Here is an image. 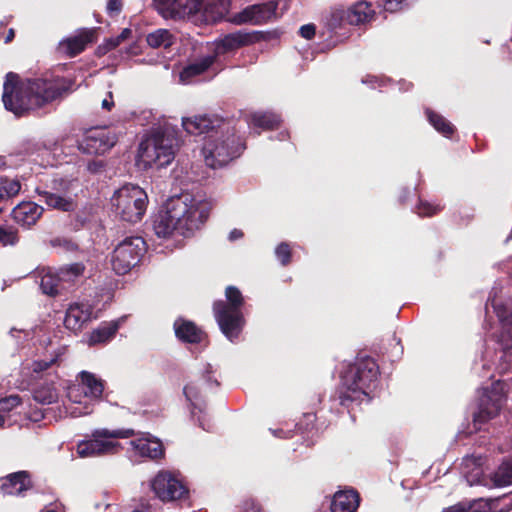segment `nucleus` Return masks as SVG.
<instances>
[{
  "label": "nucleus",
  "mask_w": 512,
  "mask_h": 512,
  "mask_svg": "<svg viewBox=\"0 0 512 512\" xmlns=\"http://www.w3.org/2000/svg\"><path fill=\"white\" fill-rule=\"evenodd\" d=\"M32 488L31 474L26 470L17 471L0 478V491L5 495H22Z\"/></svg>",
  "instance_id": "6ab92c4d"
},
{
  "label": "nucleus",
  "mask_w": 512,
  "mask_h": 512,
  "mask_svg": "<svg viewBox=\"0 0 512 512\" xmlns=\"http://www.w3.org/2000/svg\"><path fill=\"white\" fill-rule=\"evenodd\" d=\"M21 190V183L17 179L8 177H0V205L6 204L9 200L16 197ZM5 210L4 206H0V214Z\"/></svg>",
  "instance_id": "f704fd0d"
},
{
  "label": "nucleus",
  "mask_w": 512,
  "mask_h": 512,
  "mask_svg": "<svg viewBox=\"0 0 512 512\" xmlns=\"http://www.w3.org/2000/svg\"><path fill=\"white\" fill-rule=\"evenodd\" d=\"M159 13L165 19L180 20L199 12L198 0H155Z\"/></svg>",
  "instance_id": "f3484780"
},
{
  "label": "nucleus",
  "mask_w": 512,
  "mask_h": 512,
  "mask_svg": "<svg viewBox=\"0 0 512 512\" xmlns=\"http://www.w3.org/2000/svg\"><path fill=\"white\" fill-rule=\"evenodd\" d=\"M425 115L434 129L441 133L443 136L450 137L455 132V128L452 123L431 108L425 109Z\"/></svg>",
  "instance_id": "e433bc0d"
},
{
  "label": "nucleus",
  "mask_w": 512,
  "mask_h": 512,
  "mask_svg": "<svg viewBox=\"0 0 512 512\" xmlns=\"http://www.w3.org/2000/svg\"><path fill=\"white\" fill-rule=\"evenodd\" d=\"M348 10V24L360 25L371 21L375 16V11L371 3L361 0L353 4Z\"/></svg>",
  "instance_id": "cd10ccee"
},
{
  "label": "nucleus",
  "mask_w": 512,
  "mask_h": 512,
  "mask_svg": "<svg viewBox=\"0 0 512 512\" xmlns=\"http://www.w3.org/2000/svg\"><path fill=\"white\" fill-rule=\"evenodd\" d=\"M405 0H385L383 8L387 12H397L403 8Z\"/></svg>",
  "instance_id": "5fc2aeb1"
},
{
  "label": "nucleus",
  "mask_w": 512,
  "mask_h": 512,
  "mask_svg": "<svg viewBox=\"0 0 512 512\" xmlns=\"http://www.w3.org/2000/svg\"><path fill=\"white\" fill-rule=\"evenodd\" d=\"M185 201L181 198L172 200L167 210L160 211L153 219V230L159 238H168L175 232L180 234V217L185 210Z\"/></svg>",
  "instance_id": "1a4fd4ad"
},
{
  "label": "nucleus",
  "mask_w": 512,
  "mask_h": 512,
  "mask_svg": "<svg viewBox=\"0 0 512 512\" xmlns=\"http://www.w3.org/2000/svg\"><path fill=\"white\" fill-rule=\"evenodd\" d=\"M14 37H15V30L13 28H10L7 32L4 42L6 44H8L13 41Z\"/></svg>",
  "instance_id": "e2e57ef3"
},
{
  "label": "nucleus",
  "mask_w": 512,
  "mask_h": 512,
  "mask_svg": "<svg viewBox=\"0 0 512 512\" xmlns=\"http://www.w3.org/2000/svg\"><path fill=\"white\" fill-rule=\"evenodd\" d=\"M97 30L98 28H84L81 29L77 35L68 38L64 42L67 54L70 57H75L82 53L88 44L96 42Z\"/></svg>",
  "instance_id": "5701e85b"
},
{
  "label": "nucleus",
  "mask_w": 512,
  "mask_h": 512,
  "mask_svg": "<svg viewBox=\"0 0 512 512\" xmlns=\"http://www.w3.org/2000/svg\"><path fill=\"white\" fill-rule=\"evenodd\" d=\"M269 40V33L263 31H236L215 40V55H223L241 47Z\"/></svg>",
  "instance_id": "9b49d317"
},
{
  "label": "nucleus",
  "mask_w": 512,
  "mask_h": 512,
  "mask_svg": "<svg viewBox=\"0 0 512 512\" xmlns=\"http://www.w3.org/2000/svg\"><path fill=\"white\" fill-rule=\"evenodd\" d=\"M244 236V233L240 229H233L229 233V240L234 241L242 238Z\"/></svg>",
  "instance_id": "680f3d73"
},
{
  "label": "nucleus",
  "mask_w": 512,
  "mask_h": 512,
  "mask_svg": "<svg viewBox=\"0 0 512 512\" xmlns=\"http://www.w3.org/2000/svg\"><path fill=\"white\" fill-rule=\"evenodd\" d=\"M315 34L316 26L313 23L302 25L299 29V35L306 40L313 39Z\"/></svg>",
  "instance_id": "603ef678"
},
{
  "label": "nucleus",
  "mask_w": 512,
  "mask_h": 512,
  "mask_svg": "<svg viewBox=\"0 0 512 512\" xmlns=\"http://www.w3.org/2000/svg\"><path fill=\"white\" fill-rule=\"evenodd\" d=\"M503 404V396L496 393H484L478 401V409L473 413V426L480 430L482 425L498 416Z\"/></svg>",
  "instance_id": "2eb2a0df"
},
{
  "label": "nucleus",
  "mask_w": 512,
  "mask_h": 512,
  "mask_svg": "<svg viewBox=\"0 0 512 512\" xmlns=\"http://www.w3.org/2000/svg\"><path fill=\"white\" fill-rule=\"evenodd\" d=\"M130 35H131V30L129 28H124L121 31V33L118 36L113 37V39H117V45L119 46L124 40L129 38Z\"/></svg>",
  "instance_id": "13d9d810"
},
{
  "label": "nucleus",
  "mask_w": 512,
  "mask_h": 512,
  "mask_svg": "<svg viewBox=\"0 0 512 512\" xmlns=\"http://www.w3.org/2000/svg\"><path fill=\"white\" fill-rule=\"evenodd\" d=\"M360 503L359 493L355 489L336 492L331 502V512H355Z\"/></svg>",
  "instance_id": "b1692460"
},
{
  "label": "nucleus",
  "mask_w": 512,
  "mask_h": 512,
  "mask_svg": "<svg viewBox=\"0 0 512 512\" xmlns=\"http://www.w3.org/2000/svg\"><path fill=\"white\" fill-rule=\"evenodd\" d=\"M44 212L42 206L32 201H23L11 211V217L22 227H31L37 223Z\"/></svg>",
  "instance_id": "412c9836"
},
{
  "label": "nucleus",
  "mask_w": 512,
  "mask_h": 512,
  "mask_svg": "<svg viewBox=\"0 0 512 512\" xmlns=\"http://www.w3.org/2000/svg\"><path fill=\"white\" fill-rule=\"evenodd\" d=\"M21 404L22 399L19 395H9L0 399V412H10Z\"/></svg>",
  "instance_id": "de8ad7c7"
},
{
  "label": "nucleus",
  "mask_w": 512,
  "mask_h": 512,
  "mask_svg": "<svg viewBox=\"0 0 512 512\" xmlns=\"http://www.w3.org/2000/svg\"><path fill=\"white\" fill-rule=\"evenodd\" d=\"M447 512H464V511H463V510H461V509H455V508H453V509H451V510H449V511H447Z\"/></svg>",
  "instance_id": "774afa93"
},
{
  "label": "nucleus",
  "mask_w": 512,
  "mask_h": 512,
  "mask_svg": "<svg viewBox=\"0 0 512 512\" xmlns=\"http://www.w3.org/2000/svg\"><path fill=\"white\" fill-rule=\"evenodd\" d=\"M246 149V143L231 125L225 121L213 134L208 135L202 147L205 164L218 169L239 158Z\"/></svg>",
  "instance_id": "7ed1b4c3"
},
{
  "label": "nucleus",
  "mask_w": 512,
  "mask_h": 512,
  "mask_svg": "<svg viewBox=\"0 0 512 512\" xmlns=\"http://www.w3.org/2000/svg\"><path fill=\"white\" fill-rule=\"evenodd\" d=\"M210 371L207 370V375L205 376L206 377V381L208 383H213L215 384L216 387L220 386V383L216 380V379H212V377L210 376Z\"/></svg>",
  "instance_id": "0e129e2a"
},
{
  "label": "nucleus",
  "mask_w": 512,
  "mask_h": 512,
  "mask_svg": "<svg viewBox=\"0 0 512 512\" xmlns=\"http://www.w3.org/2000/svg\"><path fill=\"white\" fill-rule=\"evenodd\" d=\"M146 192L136 185H125L115 192L112 206L115 214L123 221L136 223L140 221L147 207Z\"/></svg>",
  "instance_id": "39448f33"
},
{
  "label": "nucleus",
  "mask_w": 512,
  "mask_h": 512,
  "mask_svg": "<svg viewBox=\"0 0 512 512\" xmlns=\"http://www.w3.org/2000/svg\"><path fill=\"white\" fill-rule=\"evenodd\" d=\"M184 210L183 216L180 217V235L188 236L207 221L211 208L207 203L188 205L185 202Z\"/></svg>",
  "instance_id": "dca6fc26"
},
{
  "label": "nucleus",
  "mask_w": 512,
  "mask_h": 512,
  "mask_svg": "<svg viewBox=\"0 0 512 512\" xmlns=\"http://www.w3.org/2000/svg\"><path fill=\"white\" fill-rule=\"evenodd\" d=\"M326 27L334 31L341 28L344 24H348V10L342 7H333L324 16Z\"/></svg>",
  "instance_id": "ea45409f"
},
{
  "label": "nucleus",
  "mask_w": 512,
  "mask_h": 512,
  "mask_svg": "<svg viewBox=\"0 0 512 512\" xmlns=\"http://www.w3.org/2000/svg\"><path fill=\"white\" fill-rule=\"evenodd\" d=\"M36 191L50 208L57 209L62 212H72L77 207V203L71 197H63L46 190L37 189Z\"/></svg>",
  "instance_id": "c85d7f7f"
},
{
  "label": "nucleus",
  "mask_w": 512,
  "mask_h": 512,
  "mask_svg": "<svg viewBox=\"0 0 512 512\" xmlns=\"http://www.w3.org/2000/svg\"><path fill=\"white\" fill-rule=\"evenodd\" d=\"M183 393L187 401L190 403L192 416L195 417L197 415L196 410H198L199 413H203L206 405L205 402L201 399L199 387L194 383H189L185 385Z\"/></svg>",
  "instance_id": "4c0bfd02"
},
{
  "label": "nucleus",
  "mask_w": 512,
  "mask_h": 512,
  "mask_svg": "<svg viewBox=\"0 0 512 512\" xmlns=\"http://www.w3.org/2000/svg\"><path fill=\"white\" fill-rule=\"evenodd\" d=\"M92 308L88 304L74 303L66 311L64 325L74 332L80 331L83 325L90 321Z\"/></svg>",
  "instance_id": "4be33fe9"
},
{
  "label": "nucleus",
  "mask_w": 512,
  "mask_h": 512,
  "mask_svg": "<svg viewBox=\"0 0 512 512\" xmlns=\"http://www.w3.org/2000/svg\"><path fill=\"white\" fill-rule=\"evenodd\" d=\"M215 60H216V56L209 55V56H205L195 62L188 64L180 72L181 80L189 81L192 78L203 74L214 64Z\"/></svg>",
  "instance_id": "473e14b6"
},
{
  "label": "nucleus",
  "mask_w": 512,
  "mask_h": 512,
  "mask_svg": "<svg viewBox=\"0 0 512 512\" xmlns=\"http://www.w3.org/2000/svg\"><path fill=\"white\" fill-rule=\"evenodd\" d=\"M199 11L209 22L221 21L229 12L230 0H198Z\"/></svg>",
  "instance_id": "393cba45"
},
{
  "label": "nucleus",
  "mask_w": 512,
  "mask_h": 512,
  "mask_svg": "<svg viewBox=\"0 0 512 512\" xmlns=\"http://www.w3.org/2000/svg\"><path fill=\"white\" fill-rule=\"evenodd\" d=\"M151 489L163 502L184 499L189 490L186 485L169 471H160L151 481Z\"/></svg>",
  "instance_id": "6e6552de"
},
{
  "label": "nucleus",
  "mask_w": 512,
  "mask_h": 512,
  "mask_svg": "<svg viewBox=\"0 0 512 512\" xmlns=\"http://www.w3.org/2000/svg\"><path fill=\"white\" fill-rule=\"evenodd\" d=\"M81 384L86 388L85 395L93 399H101L105 382L101 378H97L95 374L88 371H81L79 373Z\"/></svg>",
  "instance_id": "2f4dec72"
},
{
  "label": "nucleus",
  "mask_w": 512,
  "mask_h": 512,
  "mask_svg": "<svg viewBox=\"0 0 512 512\" xmlns=\"http://www.w3.org/2000/svg\"><path fill=\"white\" fill-rule=\"evenodd\" d=\"M215 320L222 334L231 342H235L245 326L242 310H227L220 304V308H213Z\"/></svg>",
  "instance_id": "ddd939ff"
},
{
  "label": "nucleus",
  "mask_w": 512,
  "mask_h": 512,
  "mask_svg": "<svg viewBox=\"0 0 512 512\" xmlns=\"http://www.w3.org/2000/svg\"><path fill=\"white\" fill-rule=\"evenodd\" d=\"M279 0H269L263 3L253 4L245 7L235 14L232 23L236 25L253 24L262 25L278 19L277 9Z\"/></svg>",
  "instance_id": "9d476101"
},
{
  "label": "nucleus",
  "mask_w": 512,
  "mask_h": 512,
  "mask_svg": "<svg viewBox=\"0 0 512 512\" xmlns=\"http://www.w3.org/2000/svg\"><path fill=\"white\" fill-rule=\"evenodd\" d=\"M225 297L224 300H217L213 303V308H220V304L224 305L227 310H242L244 305V297L241 291L235 286H228L225 289Z\"/></svg>",
  "instance_id": "c9c22d12"
},
{
  "label": "nucleus",
  "mask_w": 512,
  "mask_h": 512,
  "mask_svg": "<svg viewBox=\"0 0 512 512\" xmlns=\"http://www.w3.org/2000/svg\"><path fill=\"white\" fill-rule=\"evenodd\" d=\"M86 267L82 262H75L64 265L57 271L64 287V290L74 286L85 273Z\"/></svg>",
  "instance_id": "c756f323"
},
{
  "label": "nucleus",
  "mask_w": 512,
  "mask_h": 512,
  "mask_svg": "<svg viewBox=\"0 0 512 512\" xmlns=\"http://www.w3.org/2000/svg\"><path fill=\"white\" fill-rule=\"evenodd\" d=\"M316 421L315 413H305L302 419L296 424V428L300 433L310 432L314 429Z\"/></svg>",
  "instance_id": "49530a36"
},
{
  "label": "nucleus",
  "mask_w": 512,
  "mask_h": 512,
  "mask_svg": "<svg viewBox=\"0 0 512 512\" xmlns=\"http://www.w3.org/2000/svg\"><path fill=\"white\" fill-rule=\"evenodd\" d=\"M118 328L119 326L116 322L101 324L90 333L88 344L94 346L107 343L115 336Z\"/></svg>",
  "instance_id": "72a5a7b5"
},
{
  "label": "nucleus",
  "mask_w": 512,
  "mask_h": 512,
  "mask_svg": "<svg viewBox=\"0 0 512 512\" xmlns=\"http://www.w3.org/2000/svg\"><path fill=\"white\" fill-rule=\"evenodd\" d=\"M198 421H199V425L204 429V430H209L208 427L205 426V424L203 423V421L201 420L200 416H198Z\"/></svg>",
  "instance_id": "69168bd1"
},
{
  "label": "nucleus",
  "mask_w": 512,
  "mask_h": 512,
  "mask_svg": "<svg viewBox=\"0 0 512 512\" xmlns=\"http://www.w3.org/2000/svg\"><path fill=\"white\" fill-rule=\"evenodd\" d=\"M123 7V0H108L107 12L109 15H118Z\"/></svg>",
  "instance_id": "6e6d98bb"
},
{
  "label": "nucleus",
  "mask_w": 512,
  "mask_h": 512,
  "mask_svg": "<svg viewBox=\"0 0 512 512\" xmlns=\"http://www.w3.org/2000/svg\"><path fill=\"white\" fill-rule=\"evenodd\" d=\"M411 195V191L407 188L401 189L398 199L400 204H405Z\"/></svg>",
  "instance_id": "052dcab7"
},
{
  "label": "nucleus",
  "mask_w": 512,
  "mask_h": 512,
  "mask_svg": "<svg viewBox=\"0 0 512 512\" xmlns=\"http://www.w3.org/2000/svg\"><path fill=\"white\" fill-rule=\"evenodd\" d=\"M175 336L183 343L200 344L208 339L207 333L196 325L195 322L177 318L173 324Z\"/></svg>",
  "instance_id": "aec40b11"
},
{
  "label": "nucleus",
  "mask_w": 512,
  "mask_h": 512,
  "mask_svg": "<svg viewBox=\"0 0 512 512\" xmlns=\"http://www.w3.org/2000/svg\"><path fill=\"white\" fill-rule=\"evenodd\" d=\"M146 252V242L142 237H126L113 250L112 269L118 275H125L134 268Z\"/></svg>",
  "instance_id": "0eeeda50"
},
{
  "label": "nucleus",
  "mask_w": 512,
  "mask_h": 512,
  "mask_svg": "<svg viewBox=\"0 0 512 512\" xmlns=\"http://www.w3.org/2000/svg\"><path fill=\"white\" fill-rule=\"evenodd\" d=\"M109 99L105 98L102 101V108L110 111L114 107L113 95L112 92L108 93Z\"/></svg>",
  "instance_id": "bf43d9fd"
},
{
  "label": "nucleus",
  "mask_w": 512,
  "mask_h": 512,
  "mask_svg": "<svg viewBox=\"0 0 512 512\" xmlns=\"http://www.w3.org/2000/svg\"><path fill=\"white\" fill-rule=\"evenodd\" d=\"M73 80L58 77L54 79L20 80L16 73L9 72L3 85L2 101L6 110L21 117L68 94Z\"/></svg>",
  "instance_id": "f257e3e1"
},
{
  "label": "nucleus",
  "mask_w": 512,
  "mask_h": 512,
  "mask_svg": "<svg viewBox=\"0 0 512 512\" xmlns=\"http://www.w3.org/2000/svg\"><path fill=\"white\" fill-rule=\"evenodd\" d=\"M241 512H262V508L256 500L248 498L243 501Z\"/></svg>",
  "instance_id": "3c124183"
},
{
  "label": "nucleus",
  "mask_w": 512,
  "mask_h": 512,
  "mask_svg": "<svg viewBox=\"0 0 512 512\" xmlns=\"http://www.w3.org/2000/svg\"><path fill=\"white\" fill-rule=\"evenodd\" d=\"M247 122L253 129L270 131L280 127L281 118L278 114L269 111L254 112L249 115Z\"/></svg>",
  "instance_id": "bb28decb"
},
{
  "label": "nucleus",
  "mask_w": 512,
  "mask_h": 512,
  "mask_svg": "<svg viewBox=\"0 0 512 512\" xmlns=\"http://www.w3.org/2000/svg\"><path fill=\"white\" fill-rule=\"evenodd\" d=\"M443 206L440 204L431 203L425 200H419L416 206V213L420 217H432L437 215L443 210Z\"/></svg>",
  "instance_id": "c03bdc74"
},
{
  "label": "nucleus",
  "mask_w": 512,
  "mask_h": 512,
  "mask_svg": "<svg viewBox=\"0 0 512 512\" xmlns=\"http://www.w3.org/2000/svg\"><path fill=\"white\" fill-rule=\"evenodd\" d=\"M179 145L174 130L158 129L140 143L138 158L145 167H165L174 160Z\"/></svg>",
  "instance_id": "20e7f679"
},
{
  "label": "nucleus",
  "mask_w": 512,
  "mask_h": 512,
  "mask_svg": "<svg viewBox=\"0 0 512 512\" xmlns=\"http://www.w3.org/2000/svg\"><path fill=\"white\" fill-rule=\"evenodd\" d=\"M146 41L152 48L163 47L167 49L174 44L175 37L167 29H157L147 35Z\"/></svg>",
  "instance_id": "58836bf2"
},
{
  "label": "nucleus",
  "mask_w": 512,
  "mask_h": 512,
  "mask_svg": "<svg viewBox=\"0 0 512 512\" xmlns=\"http://www.w3.org/2000/svg\"><path fill=\"white\" fill-rule=\"evenodd\" d=\"M492 481L497 487L512 485V457L499 465L492 476Z\"/></svg>",
  "instance_id": "a19ab883"
},
{
  "label": "nucleus",
  "mask_w": 512,
  "mask_h": 512,
  "mask_svg": "<svg viewBox=\"0 0 512 512\" xmlns=\"http://www.w3.org/2000/svg\"><path fill=\"white\" fill-rule=\"evenodd\" d=\"M130 445L141 457H147L152 460L161 459L165 450L161 441L149 438H138L130 442Z\"/></svg>",
  "instance_id": "a878e982"
},
{
  "label": "nucleus",
  "mask_w": 512,
  "mask_h": 512,
  "mask_svg": "<svg viewBox=\"0 0 512 512\" xmlns=\"http://www.w3.org/2000/svg\"><path fill=\"white\" fill-rule=\"evenodd\" d=\"M379 366L369 356L358 357L350 364L342 376V386L336 391L335 397L339 404L349 408L354 402L360 403L367 390L378 380Z\"/></svg>",
  "instance_id": "f03ea898"
},
{
  "label": "nucleus",
  "mask_w": 512,
  "mask_h": 512,
  "mask_svg": "<svg viewBox=\"0 0 512 512\" xmlns=\"http://www.w3.org/2000/svg\"><path fill=\"white\" fill-rule=\"evenodd\" d=\"M4 166H6L5 158H4V157H2V156H0V169H1L2 167H4Z\"/></svg>",
  "instance_id": "338daca9"
},
{
  "label": "nucleus",
  "mask_w": 512,
  "mask_h": 512,
  "mask_svg": "<svg viewBox=\"0 0 512 512\" xmlns=\"http://www.w3.org/2000/svg\"><path fill=\"white\" fill-rule=\"evenodd\" d=\"M275 254L277 259L283 266H287L288 264H290L292 258V251L288 243H280L275 249Z\"/></svg>",
  "instance_id": "a18cd8bd"
},
{
  "label": "nucleus",
  "mask_w": 512,
  "mask_h": 512,
  "mask_svg": "<svg viewBox=\"0 0 512 512\" xmlns=\"http://www.w3.org/2000/svg\"><path fill=\"white\" fill-rule=\"evenodd\" d=\"M118 141L115 133L106 128H91L78 142L81 152L88 155H100L110 150Z\"/></svg>",
  "instance_id": "f8f14e48"
},
{
  "label": "nucleus",
  "mask_w": 512,
  "mask_h": 512,
  "mask_svg": "<svg viewBox=\"0 0 512 512\" xmlns=\"http://www.w3.org/2000/svg\"><path fill=\"white\" fill-rule=\"evenodd\" d=\"M40 288L48 296L55 297L64 290L58 272L50 269H42L40 272Z\"/></svg>",
  "instance_id": "7c9ffc66"
},
{
  "label": "nucleus",
  "mask_w": 512,
  "mask_h": 512,
  "mask_svg": "<svg viewBox=\"0 0 512 512\" xmlns=\"http://www.w3.org/2000/svg\"><path fill=\"white\" fill-rule=\"evenodd\" d=\"M225 120L216 115H194L192 117H184L182 126L184 130L191 135L213 134L218 130Z\"/></svg>",
  "instance_id": "a211bd4d"
},
{
  "label": "nucleus",
  "mask_w": 512,
  "mask_h": 512,
  "mask_svg": "<svg viewBox=\"0 0 512 512\" xmlns=\"http://www.w3.org/2000/svg\"><path fill=\"white\" fill-rule=\"evenodd\" d=\"M117 47V39H113V37L108 38L96 48L95 55L97 57H103L108 52L114 50Z\"/></svg>",
  "instance_id": "8fccbe9b"
},
{
  "label": "nucleus",
  "mask_w": 512,
  "mask_h": 512,
  "mask_svg": "<svg viewBox=\"0 0 512 512\" xmlns=\"http://www.w3.org/2000/svg\"><path fill=\"white\" fill-rule=\"evenodd\" d=\"M56 359H51L50 361L46 360H38L34 361L32 364V370L34 373H41L48 370L54 363Z\"/></svg>",
  "instance_id": "864d4df0"
},
{
  "label": "nucleus",
  "mask_w": 512,
  "mask_h": 512,
  "mask_svg": "<svg viewBox=\"0 0 512 512\" xmlns=\"http://www.w3.org/2000/svg\"><path fill=\"white\" fill-rule=\"evenodd\" d=\"M33 398L38 403L51 404L57 401L58 393L52 384L43 385L33 391Z\"/></svg>",
  "instance_id": "79ce46f5"
},
{
  "label": "nucleus",
  "mask_w": 512,
  "mask_h": 512,
  "mask_svg": "<svg viewBox=\"0 0 512 512\" xmlns=\"http://www.w3.org/2000/svg\"><path fill=\"white\" fill-rule=\"evenodd\" d=\"M133 429H97L92 433V439L83 440L77 445V453L81 457L115 454L121 448L120 443L107 439H126L135 436Z\"/></svg>",
  "instance_id": "423d86ee"
},
{
  "label": "nucleus",
  "mask_w": 512,
  "mask_h": 512,
  "mask_svg": "<svg viewBox=\"0 0 512 512\" xmlns=\"http://www.w3.org/2000/svg\"><path fill=\"white\" fill-rule=\"evenodd\" d=\"M497 502L502 505L499 512H509L510 510H512V493L503 496Z\"/></svg>",
  "instance_id": "4d7b16f0"
},
{
  "label": "nucleus",
  "mask_w": 512,
  "mask_h": 512,
  "mask_svg": "<svg viewBox=\"0 0 512 512\" xmlns=\"http://www.w3.org/2000/svg\"><path fill=\"white\" fill-rule=\"evenodd\" d=\"M501 342L503 343L505 348H510L512 346V311L511 314L506 319L505 323L503 324Z\"/></svg>",
  "instance_id": "09e8293b"
},
{
  "label": "nucleus",
  "mask_w": 512,
  "mask_h": 512,
  "mask_svg": "<svg viewBox=\"0 0 512 512\" xmlns=\"http://www.w3.org/2000/svg\"><path fill=\"white\" fill-rule=\"evenodd\" d=\"M503 404V396L496 393H484L478 401V409L473 413V426L480 430L482 425L498 416Z\"/></svg>",
  "instance_id": "4468645a"
},
{
  "label": "nucleus",
  "mask_w": 512,
  "mask_h": 512,
  "mask_svg": "<svg viewBox=\"0 0 512 512\" xmlns=\"http://www.w3.org/2000/svg\"><path fill=\"white\" fill-rule=\"evenodd\" d=\"M18 229L14 226H0V247L15 246L19 243Z\"/></svg>",
  "instance_id": "37998d69"
}]
</instances>
